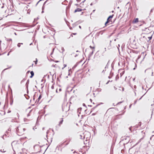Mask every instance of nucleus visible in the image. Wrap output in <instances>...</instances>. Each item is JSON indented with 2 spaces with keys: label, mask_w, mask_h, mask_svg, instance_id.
Here are the masks:
<instances>
[{
  "label": "nucleus",
  "mask_w": 154,
  "mask_h": 154,
  "mask_svg": "<svg viewBox=\"0 0 154 154\" xmlns=\"http://www.w3.org/2000/svg\"><path fill=\"white\" fill-rule=\"evenodd\" d=\"M25 128H23L20 126L17 127L16 128V131L18 135H21L24 134V131L26 130Z\"/></svg>",
  "instance_id": "1"
},
{
  "label": "nucleus",
  "mask_w": 154,
  "mask_h": 154,
  "mask_svg": "<svg viewBox=\"0 0 154 154\" xmlns=\"http://www.w3.org/2000/svg\"><path fill=\"white\" fill-rule=\"evenodd\" d=\"M70 105L68 103H64L62 105V109L63 111L66 112L69 109Z\"/></svg>",
  "instance_id": "2"
},
{
  "label": "nucleus",
  "mask_w": 154,
  "mask_h": 154,
  "mask_svg": "<svg viewBox=\"0 0 154 154\" xmlns=\"http://www.w3.org/2000/svg\"><path fill=\"white\" fill-rule=\"evenodd\" d=\"M113 15H112L109 16V17L107 19V20L106 21V22L105 23V26H106V24L107 23H108L109 22V19H111L113 17Z\"/></svg>",
  "instance_id": "3"
},
{
  "label": "nucleus",
  "mask_w": 154,
  "mask_h": 154,
  "mask_svg": "<svg viewBox=\"0 0 154 154\" xmlns=\"http://www.w3.org/2000/svg\"><path fill=\"white\" fill-rule=\"evenodd\" d=\"M10 104L11 105H12L13 102V99L12 96H10Z\"/></svg>",
  "instance_id": "4"
},
{
  "label": "nucleus",
  "mask_w": 154,
  "mask_h": 154,
  "mask_svg": "<svg viewBox=\"0 0 154 154\" xmlns=\"http://www.w3.org/2000/svg\"><path fill=\"white\" fill-rule=\"evenodd\" d=\"M82 10L81 9H80L79 8H77L74 11V13H76L77 12H80L82 11Z\"/></svg>",
  "instance_id": "5"
},
{
  "label": "nucleus",
  "mask_w": 154,
  "mask_h": 154,
  "mask_svg": "<svg viewBox=\"0 0 154 154\" xmlns=\"http://www.w3.org/2000/svg\"><path fill=\"white\" fill-rule=\"evenodd\" d=\"M95 51V49L93 50L90 53L89 55V57L90 58L92 56V54H93L94 52Z\"/></svg>",
  "instance_id": "6"
},
{
  "label": "nucleus",
  "mask_w": 154,
  "mask_h": 154,
  "mask_svg": "<svg viewBox=\"0 0 154 154\" xmlns=\"http://www.w3.org/2000/svg\"><path fill=\"white\" fill-rule=\"evenodd\" d=\"M30 74L31 75L30 76V78H32L34 75V73L33 71H31L30 72Z\"/></svg>",
  "instance_id": "7"
},
{
  "label": "nucleus",
  "mask_w": 154,
  "mask_h": 154,
  "mask_svg": "<svg viewBox=\"0 0 154 154\" xmlns=\"http://www.w3.org/2000/svg\"><path fill=\"white\" fill-rule=\"evenodd\" d=\"M29 79H28L27 81V82L26 83V88H28V84H29Z\"/></svg>",
  "instance_id": "8"
},
{
  "label": "nucleus",
  "mask_w": 154,
  "mask_h": 154,
  "mask_svg": "<svg viewBox=\"0 0 154 154\" xmlns=\"http://www.w3.org/2000/svg\"><path fill=\"white\" fill-rule=\"evenodd\" d=\"M63 122V119L62 118L61 119V120L60 121L59 124V125L60 126V125L62 124Z\"/></svg>",
  "instance_id": "9"
},
{
  "label": "nucleus",
  "mask_w": 154,
  "mask_h": 154,
  "mask_svg": "<svg viewBox=\"0 0 154 154\" xmlns=\"http://www.w3.org/2000/svg\"><path fill=\"white\" fill-rule=\"evenodd\" d=\"M138 18H136L135 19V20L134 22V23H136L138 22Z\"/></svg>",
  "instance_id": "10"
},
{
  "label": "nucleus",
  "mask_w": 154,
  "mask_h": 154,
  "mask_svg": "<svg viewBox=\"0 0 154 154\" xmlns=\"http://www.w3.org/2000/svg\"><path fill=\"white\" fill-rule=\"evenodd\" d=\"M21 44H22V45H23V43H18V44H17V46L18 47H20V45Z\"/></svg>",
  "instance_id": "11"
},
{
  "label": "nucleus",
  "mask_w": 154,
  "mask_h": 154,
  "mask_svg": "<svg viewBox=\"0 0 154 154\" xmlns=\"http://www.w3.org/2000/svg\"><path fill=\"white\" fill-rule=\"evenodd\" d=\"M89 47L91 48V49H93V50L94 49H95V47L94 46H93V47H92L91 46H90Z\"/></svg>",
  "instance_id": "12"
},
{
  "label": "nucleus",
  "mask_w": 154,
  "mask_h": 154,
  "mask_svg": "<svg viewBox=\"0 0 154 154\" xmlns=\"http://www.w3.org/2000/svg\"><path fill=\"white\" fill-rule=\"evenodd\" d=\"M6 40L8 41H12V39L11 38L8 39L6 38Z\"/></svg>",
  "instance_id": "13"
},
{
  "label": "nucleus",
  "mask_w": 154,
  "mask_h": 154,
  "mask_svg": "<svg viewBox=\"0 0 154 154\" xmlns=\"http://www.w3.org/2000/svg\"><path fill=\"white\" fill-rule=\"evenodd\" d=\"M41 97H42V96H41V95H40L38 99V101L41 99Z\"/></svg>",
  "instance_id": "14"
},
{
  "label": "nucleus",
  "mask_w": 154,
  "mask_h": 154,
  "mask_svg": "<svg viewBox=\"0 0 154 154\" xmlns=\"http://www.w3.org/2000/svg\"><path fill=\"white\" fill-rule=\"evenodd\" d=\"M25 80V79H23L21 82V84H22L23 82H24Z\"/></svg>",
  "instance_id": "15"
},
{
  "label": "nucleus",
  "mask_w": 154,
  "mask_h": 154,
  "mask_svg": "<svg viewBox=\"0 0 154 154\" xmlns=\"http://www.w3.org/2000/svg\"><path fill=\"white\" fill-rule=\"evenodd\" d=\"M6 136V134H5L2 137V138L3 139H4V136Z\"/></svg>",
  "instance_id": "16"
},
{
  "label": "nucleus",
  "mask_w": 154,
  "mask_h": 154,
  "mask_svg": "<svg viewBox=\"0 0 154 154\" xmlns=\"http://www.w3.org/2000/svg\"><path fill=\"white\" fill-rule=\"evenodd\" d=\"M62 53H63L65 51L64 49V48L63 47L62 48Z\"/></svg>",
  "instance_id": "17"
},
{
  "label": "nucleus",
  "mask_w": 154,
  "mask_h": 154,
  "mask_svg": "<svg viewBox=\"0 0 154 154\" xmlns=\"http://www.w3.org/2000/svg\"><path fill=\"white\" fill-rule=\"evenodd\" d=\"M32 111V110H31L30 111L29 113L27 114V117H28L29 116H30V115L29 114V113L31 112Z\"/></svg>",
  "instance_id": "18"
},
{
  "label": "nucleus",
  "mask_w": 154,
  "mask_h": 154,
  "mask_svg": "<svg viewBox=\"0 0 154 154\" xmlns=\"http://www.w3.org/2000/svg\"><path fill=\"white\" fill-rule=\"evenodd\" d=\"M55 48H53V50H52V52L51 53V55L53 54V52L54 51V50Z\"/></svg>",
  "instance_id": "19"
},
{
  "label": "nucleus",
  "mask_w": 154,
  "mask_h": 154,
  "mask_svg": "<svg viewBox=\"0 0 154 154\" xmlns=\"http://www.w3.org/2000/svg\"><path fill=\"white\" fill-rule=\"evenodd\" d=\"M148 38L149 39V40H151L152 38V36H151L148 37Z\"/></svg>",
  "instance_id": "20"
},
{
  "label": "nucleus",
  "mask_w": 154,
  "mask_h": 154,
  "mask_svg": "<svg viewBox=\"0 0 154 154\" xmlns=\"http://www.w3.org/2000/svg\"><path fill=\"white\" fill-rule=\"evenodd\" d=\"M4 7V4H2V6L1 7L2 8H3Z\"/></svg>",
  "instance_id": "21"
},
{
  "label": "nucleus",
  "mask_w": 154,
  "mask_h": 154,
  "mask_svg": "<svg viewBox=\"0 0 154 154\" xmlns=\"http://www.w3.org/2000/svg\"><path fill=\"white\" fill-rule=\"evenodd\" d=\"M82 109L81 108H80L78 109V112H79V111L81 110Z\"/></svg>",
  "instance_id": "22"
},
{
  "label": "nucleus",
  "mask_w": 154,
  "mask_h": 154,
  "mask_svg": "<svg viewBox=\"0 0 154 154\" xmlns=\"http://www.w3.org/2000/svg\"><path fill=\"white\" fill-rule=\"evenodd\" d=\"M71 71V69H69V72H68V75H70V72H69V71Z\"/></svg>",
  "instance_id": "23"
},
{
  "label": "nucleus",
  "mask_w": 154,
  "mask_h": 154,
  "mask_svg": "<svg viewBox=\"0 0 154 154\" xmlns=\"http://www.w3.org/2000/svg\"><path fill=\"white\" fill-rule=\"evenodd\" d=\"M3 150H4V149H3ZM6 151H2V149H1L0 150V152H5Z\"/></svg>",
  "instance_id": "24"
},
{
  "label": "nucleus",
  "mask_w": 154,
  "mask_h": 154,
  "mask_svg": "<svg viewBox=\"0 0 154 154\" xmlns=\"http://www.w3.org/2000/svg\"><path fill=\"white\" fill-rule=\"evenodd\" d=\"M153 9H152L150 11V14L153 11Z\"/></svg>",
  "instance_id": "25"
},
{
  "label": "nucleus",
  "mask_w": 154,
  "mask_h": 154,
  "mask_svg": "<svg viewBox=\"0 0 154 154\" xmlns=\"http://www.w3.org/2000/svg\"><path fill=\"white\" fill-rule=\"evenodd\" d=\"M64 67L62 68V69H63L64 68L66 67V64L64 65Z\"/></svg>",
  "instance_id": "26"
},
{
  "label": "nucleus",
  "mask_w": 154,
  "mask_h": 154,
  "mask_svg": "<svg viewBox=\"0 0 154 154\" xmlns=\"http://www.w3.org/2000/svg\"><path fill=\"white\" fill-rule=\"evenodd\" d=\"M99 104L97 105L95 107H94L93 109H94L95 108L97 107L98 106H99Z\"/></svg>",
  "instance_id": "27"
},
{
  "label": "nucleus",
  "mask_w": 154,
  "mask_h": 154,
  "mask_svg": "<svg viewBox=\"0 0 154 154\" xmlns=\"http://www.w3.org/2000/svg\"><path fill=\"white\" fill-rule=\"evenodd\" d=\"M51 88L52 89H53L54 88V86L53 85L51 86Z\"/></svg>",
  "instance_id": "28"
},
{
  "label": "nucleus",
  "mask_w": 154,
  "mask_h": 154,
  "mask_svg": "<svg viewBox=\"0 0 154 154\" xmlns=\"http://www.w3.org/2000/svg\"><path fill=\"white\" fill-rule=\"evenodd\" d=\"M35 95H34V96H33V100H35Z\"/></svg>",
  "instance_id": "29"
},
{
  "label": "nucleus",
  "mask_w": 154,
  "mask_h": 154,
  "mask_svg": "<svg viewBox=\"0 0 154 154\" xmlns=\"http://www.w3.org/2000/svg\"><path fill=\"white\" fill-rule=\"evenodd\" d=\"M131 127H130L129 128L130 131H131Z\"/></svg>",
  "instance_id": "30"
},
{
  "label": "nucleus",
  "mask_w": 154,
  "mask_h": 154,
  "mask_svg": "<svg viewBox=\"0 0 154 154\" xmlns=\"http://www.w3.org/2000/svg\"><path fill=\"white\" fill-rule=\"evenodd\" d=\"M37 59H36V61H35V64H36L37 63Z\"/></svg>",
  "instance_id": "31"
},
{
  "label": "nucleus",
  "mask_w": 154,
  "mask_h": 154,
  "mask_svg": "<svg viewBox=\"0 0 154 154\" xmlns=\"http://www.w3.org/2000/svg\"><path fill=\"white\" fill-rule=\"evenodd\" d=\"M10 52H11V51H9V52L8 53V54H7V55H8H8H9V54H10Z\"/></svg>",
  "instance_id": "32"
},
{
  "label": "nucleus",
  "mask_w": 154,
  "mask_h": 154,
  "mask_svg": "<svg viewBox=\"0 0 154 154\" xmlns=\"http://www.w3.org/2000/svg\"><path fill=\"white\" fill-rule=\"evenodd\" d=\"M11 67H10L9 68H7L5 69L4 70H4H6V69H8V68H10Z\"/></svg>",
  "instance_id": "33"
},
{
  "label": "nucleus",
  "mask_w": 154,
  "mask_h": 154,
  "mask_svg": "<svg viewBox=\"0 0 154 154\" xmlns=\"http://www.w3.org/2000/svg\"><path fill=\"white\" fill-rule=\"evenodd\" d=\"M42 1V0H39V1L38 2H37V4H38V3L39 2H40V1Z\"/></svg>",
  "instance_id": "34"
},
{
  "label": "nucleus",
  "mask_w": 154,
  "mask_h": 154,
  "mask_svg": "<svg viewBox=\"0 0 154 154\" xmlns=\"http://www.w3.org/2000/svg\"><path fill=\"white\" fill-rule=\"evenodd\" d=\"M47 76V75H45L44 76V77H43V78H45V77H46Z\"/></svg>",
  "instance_id": "35"
},
{
  "label": "nucleus",
  "mask_w": 154,
  "mask_h": 154,
  "mask_svg": "<svg viewBox=\"0 0 154 154\" xmlns=\"http://www.w3.org/2000/svg\"><path fill=\"white\" fill-rule=\"evenodd\" d=\"M82 135H80V139H82Z\"/></svg>",
  "instance_id": "36"
},
{
  "label": "nucleus",
  "mask_w": 154,
  "mask_h": 154,
  "mask_svg": "<svg viewBox=\"0 0 154 154\" xmlns=\"http://www.w3.org/2000/svg\"><path fill=\"white\" fill-rule=\"evenodd\" d=\"M71 140V138H70V139H69V142H68V143H69V142L70 141V140ZM68 143H68L66 144V145H67Z\"/></svg>",
  "instance_id": "37"
},
{
  "label": "nucleus",
  "mask_w": 154,
  "mask_h": 154,
  "mask_svg": "<svg viewBox=\"0 0 154 154\" xmlns=\"http://www.w3.org/2000/svg\"><path fill=\"white\" fill-rule=\"evenodd\" d=\"M88 134L89 135V136H90V133H89V132H88Z\"/></svg>",
  "instance_id": "38"
},
{
  "label": "nucleus",
  "mask_w": 154,
  "mask_h": 154,
  "mask_svg": "<svg viewBox=\"0 0 154 154\" xmlns=\"http://www.w3.org/2000/svg\"><path fill=\"white\" fill-rule=\"evenodd\" d=\"M8 88H10L11 89V91H12V90H11V88L10 87V86L9 85L8 86Z\"/></svg>",
  "instance_id": "39"
},
{
  "label": "nucleus",
  "mask_w": 154,
  "mask_h": 154,
  "mask_svg": "<svg viewBox=\"0 0 154 154\" xmlns=\"http://www.w3.org/2000/svg\"><path fill=\"white\" fill-rule=\"evenodd\" d=\"M83 105L84 106H85V107H86V106H85V103H83Z\"/></svg>",
  "instance_id": "40"
},
{
  "label": "nucleus",
  "mask_w": 154,
  "mask_h": 154,
  "mask_svg": "<svg viewBox=\"0 0 154 154\" xmlns=\"http://www.w3.org/2000/svg\"><path fill=\"white\" fill-rule=\"evenodd\" d=\"M139 126H141V122H139Z\"/></svg>",
  "instance_id": "41"
},
{
  "label": "nucleus",
  "mask_w": 154,
  "mask_h": 154,
  "mask_svg": "<svg viewBox=\"0 0 154 154\" xmlns=\"http://www.w3.org/2000/svg\"><path fill=\"white\" fill-rule=\"evenodd\" d=\"M114 88L115 89V90H116V89H117V88H116V87H115V86H114Z\"/></svg>",
  "instance_id": "42"
},
{
  "label": "nucleus",
  "mask_w": 154,
  "mask_h": 154,
  "mask_svg": "<svg viewBox=\"0 0 154 154\" xmlns=\"http://www.w3.org/2000/svg\"><path fill=\"white\" fill-rule=\"evenodd\" d=\"M143 96H142L139 99V100H140L141 98H142V97H143Z\"/></svg>",
  "instance_id": "43"
},
{
  "label": "nucleus",
  "mask_w": 154,
  "mask_h": 154,
  "mask_svg": "<svg viewBox=\"0 0 154 154\" xmlns=\"http://www.w3.org/2000/svg\"><path fill=\"white\" fill-rule=\"evenodd\" d=\"M24 121L25 122L26 121V120H27V119H24Z\"/></svg>",
  "instance_id": "44"
},
{
  "label": "nucleus",
  "mask_w": 154,
  "mask_h": 154,
  "mask_svg": "<svg viewBox=\"0 0 154 154\" xmlns=\"http://www.w3.org/2000/svg\"><path fill=\"white\" fill-rule=\"evenodd\" d=\"M90 100L91 101V102L92 101V100L91 99H90Z\"/></svg>",
  "instance_id": "45"
},
{
  "label": "nucleus",
  "mask_w": 154,
  "mask_h": 154,
  "mask_svg": "<svg viewBox=\"0 0 154 154\" xmlns=\"http://www.w3.org/2000/svg\"><path fill=\"white\" fill-rule=\"evenodd\" d=\"M86 137V136H85V135L84 136V137H83V138H85V137Z\"/></svg>",
  "instance_id": "46"
},
{
  "label": "nucleus",
  "mask_w": 154,
  "mask_h": 154,
  "mask_svg": "<svg viewBox=\"0 0 154 154\" xmlns=\"http://www.w3.org/2000/svg\"><path fill=\"white\" fill-rule=\"evenodd\" d=\"M72 34H73L74 35H76V33H72Z\"/></svg>",
  "instance_id": "47"
},
{
  "label": "nucleus",
  "mask_w": 154,
  "mask_h": 154,
  "mask_svg": "<svg viewBox=\"0 0 154 154\" xmlns=\"http://www.w3.org/2000/svg\"><path fill=\"white\" fill-rule=\"evenodd\" d=\"M122 102H119L118 103V104H119V103H122Z\"/></svg>",
  "instance_id": "48"
},
{
  "label": "nucleus",
  "mask_w": 154,
  "mask_h": 154,
  "mask_svg": "<svg viewBox=\"0 0 154 154\" xmlns=\"http://www.w3.org/2000/svg\"><path fill=\"white\" fill-rule=\"evenodd\" d=\"M79 27L80 28V29H81V26H79Z\"/></svg>",
  "instance_id": "49"
},
{
  "label": "nucleus",
  "mask_w": 154,
  "mask_h": 154,
  "mask_svg": "<svg viewBox=\"0 0 154 154\" xmlns=\"http://www.w3.org/2000/svg\"><path fill=\"white\" fill-rule=\"evenodd\" d=\"M137 101V100H135V102H134V103H135V104L136 103Z\"/></svg>",
  "instance_id": "50"
},
{
  "label": "nucleus",
  "mask_w": 154,
  "mask_h": 154,
  "mask_svg": "<svg viewBox=\"0 0 154 154\" xmlns=\"http://www.w3.org/2000/svg\"><path fill=\"white\" fill-rule=\"evenodd\" d=\"M14 34H15V35H17V34H16V32H14Z\"/></svg>",
  "instance_id": "51"
},
{
  "label": "nucleus",
  "mask_w": 154,
  "mask_h": 154,
  "mask_svg": "<svg viewBox=\"0 0 154 154\" xmlns=\"http://www.w3.org/2000/svg\"><path fill=\"white\" fill-rule=\"evenodd\" d=\"M109 81L108 82L106 83V84H107L109 83Z\"/></svg>",
  "instance_id": "52"
},
{
  "label": "nucleus",
  "mask_w": 154,
  "mask_h": 154,
  "mask_svg": "<svg viewBox=\"0 0 154 154\" xmlns=\"http://www.w3.org/2000/svg\"><path fill=\"white\" fill-rule=\"evenodd\" d=\"M132 104H131L130 106H129V107L130 108Z\"/></svg>",
  "instance_id": "53"
},
{
  "label": "nucleus",
  "mask_w": 154,
  "mask_h": 154,
  "mask_svg": "<svg viewBox=\"0 0 154 154\" xmlns=\"http://www.w3.org/2000/svg\"><path fill=\"white\" fill-rule=\"evenodd\" d=\"M47 1H46L44 3V4H45V3H46V2H47Z\"/></svg>",
  "instance_id": "54"
},
{
  "label": "nucleus",
  "mask_w": 154,
  "mask_h": 154,
  "mask_svg": "<svg viewBox=\"0 0 154 154\" xmlns=\"http://www.w3.org/2000/svg\"><path fill=\"white\" fill-rule=\"evenodd\" d=\"M95 115V114H94V113H93V114H92V115Z\"/></svg>",
  "instance_id": "55"
},
{
  "label": "nucleus",
  "mask_w": 154,
  "mask_h": 154,
  "mask_svg": "<svg viewBox=\"0 0 154 154\" xmlns=\"http://www.w3.org/2000/svg\"><path fill=\"white\" fill-rule=\"evenodd\" d=\"M153 136H154V135H152V136L150 137V139H151V138H152V137Z\"/></svg>",
  "instance_id": "56"
},
{
  "label": "nucleus",
  "mask_w": 154,
  "mask_h": 154,
  "mask_svg": "<svg viewBox=\"0 0 154 154\" xmlns=\"http://www.w3.org/2000/svg\"><path fill=\"white\" fill-rule=\"evenodd\" d=\"M85 1V0L84 1H83L82 2V3H84Z\"/></svg>",
  "instance_id": "57"
},
{
  "label": "nucleus",
  "mask_w": 154,
  "mask_h": 154,
  "mask_svg": "<svg viewBox=\"0 0 154 154\" xmlns=\"http://www.w3.org/2000/svg\"><path fill=\"white\" fill-rule=\"evenodd\" d=\"M29 72H30L29 71H27V73H29Z\"/></svg>",
  "instance_id": "58"
},
{
  "label": "nucleus",
  "mask_w": 154,
  "mask_h": 154,
  "mask_svg": "<svg viewBox=\"0 0 154 154\" xmlns=\"http://www.w3.org/2000/svg\"><path fill=\"white\" fill-rule=\"evenodd\" d=\"M92 5V3H91V4L90 5Z\"/></svg>",
  "instance_id": "59"
},
{
  "label": "nucleus",
  "mask_w": 154,
  "mask_h": 154,
  "mask_svg": "<svg viewBox=\"0 0 154 154\" xmlns=\"http://www.w3.org/2000/svg\"><path fill=\"white\" fill-rule=\"evenodd\" d=\"M61 89L60 88L59 89V91H61Z\"/></svg>",
  "instance_id": "60"
},
{
  "label": "nucleus",
  "mask_w": 154,
  "mask_h": 154,
  "mask_svg": "<svg viewBox=\"0 0 154 154\" xmlns=\"http://www.w3.org/2000/svg\"><path fill=\"white\" fill-rule=\"evenodd\" d=\"M32 43H31V44H30V45H32Z\"/></svg>",
  "instance_id": "61"
},
{
  "label": "nucleus",
  "mask_w": 154,
  "mask_h": 154,
  "mask_svg": "<svg viewBox=\"0 0 154 154\" xmlns=\"http://www.w3.org/2000/svg\"><path fill=\"white\" fill-rule=\"evenodd\" d=\"M88 106H90V107H91V105H88Z\"/></svg>",
  "instance_id": "62"
},
{
  "label": "nucleus",
  "mask_w": 154,
  "mask_h": 154,
  "mask_svg": "<svg viewBox=\"0 0 154 154\" xmlns=\"http://www.w3.org/2000/svg\"><path fill=\"white\" fill-rule=\"evenodd\" d=\"M44 12V11H42V13H43Z\"/></svg>",
  "instance_id": "63"
},
{
  "label": "nucleus",
  "mask_w": 154,
  "mask_h": 154,
  "mask_svg": "<svg viewBox=\"0 0 154 154\" xmlns=\"http://www.w3.org/2000/svg\"><path fill=\"white\" fill-rule=\"evenodd\" d=\"M26 97V99H28V98L27 97Z\"/></svg>",
  "instance_id": "64"
}]
</instances>
